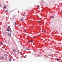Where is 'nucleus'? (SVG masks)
<instances>
[{
  "instance_id": "1",
  "label": "nucleus",
  "mask_w": 62,
  "mask_h": 62,
  "mask_svg": "<svg viewBox=\"0 0 62 62\" xmlns=\"http://www.w3.org/2000/svg\"><path fill=\"white\" fill-rule=\"evenodd\" d=\"M4 34H5L6 35H7L8 34V36H11V34H9V33L8 32H4L3 33Z\"/></svg>"
},
{
  "instance_id": "2",
  "label": "nucleus",
  "mask_w": 62,
  "mask_h": 62,
  "mask_svg": "<svg viewBox=\"0 0 62 62\" xmlns=\"http://www.w3.org/2000/svg\"><path fill=\"white\" fill-rule=\"evenodd\" d=\"M7 31H9V28H7Z\"/></svg>"
},
{
  "instance_id": "3",
  "label": "nucleus",
  "mask_w": 62,
  "mask_h": 62,
  "mask_svg": "<svg viewBox=\"0 0 62 62\" xmlns=\"http://www.w3.org/2000/svg\"><path fill=\"white\" fill-rule=\"evenodd\" d=\"M6 8V6H4L3 8Z\"/></svg>"
},
{
  "instance_id": "4",
  "label": "nucleus",
  "mask_w": 62,
  "mask_h": 62,
  "mask_svg": "<svg viewBox=\"0 0 62 62\" xmlns=\"http://www.w3.org/2000/svg\"><path fill=\"white\" fill-rule=\"evenodd\" d=\"M52 18H54V16H52Z\"/></svg>"
},
{
  "instance_id": "5",
  "label": "nucleus",
  "mask_w": 62,
  "mask_h": 62,
  "mask_svg": "<svg viewBox=\"0 0 62 62\" xmlns=\"http://www.w3.org/2000/svg\"><path fill=\"white\" fill-rule=\"evenodd\" d=\"M60 59H57V61H60Z\"/></svg>"
},
{
  "instance_id": "6",
  "label": "nucleus",
  "mask_w": 62,
  "mask_h": 62,
  "mask_svg": "<svg viewBox=\"0 0 62 62\" xmlns=\"http://www.w3.org/2000/svg\"><path fill=\"white\" fill-rule=\"evenodd\" d=\"M33 42V40H31V41H30V42Z\"/></svg>"
},
{
  "instance_id": "7",
  "label": "nucleus",
  "mask_w": 62,
  "mask_h": 62,
  "mask_svg": "<svg viewBox=\"0 0 62 62\" xmlns=\"http://www.w3.org/2000/svg\"><path fill=\"white\" fill-rule=\"evenodd\" d=\"M26 49L27 50H30V49H28L27 48H26Z\"/></svg>"
},
{
  "instance_id": "8",
  "label": "nucleus",
  "mask_w": 62,
  "mask_h": 62,
  "mask_svg": "<svg viewBox=\"0 0 62 62\" xmlns=\"http://www.w3.org/2000/svg\"><path fill=\"white\" fill-rule=\"evenodd\" d=\"M13 51H14V52H15L16 50H13Z\"/></svg>"
},
{
  "instance_id": "9",
  "label": "nucleus",
  "mask_w": 62,
  "mask_h": 62,
  "mask_svg": "<svg viewBox=\"0 0 62 62\" xmlns=\"http://www.w3.org/2000/svg\"><path fill=\"white\" fill-rule=\"evenodd\" d=\"M6 11H7V12H8V10H6Z\"/></svg>"
},
{
  "instance_id": "10",
  "label": "nucleus",
  "mask_w": 62,
  "mask_h": 62,
  "mask_svg": "<svg viewBox=\"0 0 62 62\" xmlns=\"http://www.w3.org/2000/svg\"><path fill=\"white\" fill-rule=\"evenodd\" d=\"M9 61H11V59H9Z\"/></svg>"
},
{
  "instance_id": "11",
  "label": "nucleus",
  "mask_w": 62,
  "mask_h": 62,
  "mask_svg": "<svg viewBox=\"0 0 62 62\" xmlns=\"http://www.w3.org/2000/svg\"><path fill=\"white\" fill-rule=\"evenodd\" d=\"M21 21H23V19H21Z\"/></svg>"
},
{
  "instance_id": "12",
  "label": "nucleus",
  "mask_w": 62,
  "mask_h": 62,
  "mask_svg": "<svg viewBox=\"0 0 62 62\" xmlns=\"http://www.w3.org/2000/svg\"><path fill=\"white\" fill-rule=\"evenodd\" d=\"M39 23H41V21H39Z\"/></svg>"
},
{
  "instance_id": "13",
  "label": "nucleus",
  "mask_w": 62,
  "mask_h": 62,
  "mask_svg": "<svg viewBox=\"0 0 62 62\" xmlns=\"http://www.w3.org/2000/svg\"><path fill=\"white\" fill-rule=\"evenodd\" d=\"M0 7H1V4H0Z\"/></svg>"
},
{
  "instance_id": "14",
  "label": "nucleus",
  "mask_w": 62,
  "mask_h": 62,
  "mask_svg": "<svg viewBox=\"0 0 62 62\" xmlns=\"http://www.w3.org/2000/svg\"><path fill=\"white\" fill-rule=\"evenodd\" d=\"M10 26H8V28H9H9H10Z\"/></svg>"
},
{
  "instance_id": "15",
  "label": "nucleus",
  "mask_w": 62,
  "mask_h": 62,
  "mask_svg": "<svg viewBox=\"0 0 62 62\" xmlns=\"http://www.w3.org/2000/svg\"><path fill=\"white\" fill-rule=\"evenodd\" d=\"M36 37V36H33V38H35Z\"/></svg>"
},
{
  "instance_id": "16",
  "label": "nucleus",
  "mask_w": 62,
  "mask_h": 62,
  "mask_svg": "<svg viewBox=\"0 0 62 62\" xmlns=\"http://www.w3.org/2000/svg\"><path fill=\"white\" fill-rule=\"evenodd\" d=\"M1 44H2V45H3V43H2V42H1Z\"/></svg>"
},
{
  "instance_id": "17",
  "label": "nucleus",
  "mask_w": 62,
  "mask_h": 62,
  "mask_svg": "<svg viewBox=\"0 0 62 62\" xmlns=\"http://www.w3.org/2000/svg\"><path fill=\"white\" fill-rule=\"evenodd\" d=\"M10 32H11V31H11V30H10Z\"/></svg>"
},
{
  "instance_id": "18",
  "label": "nucleus",
  "mask_w": 62,
  "mask_h": 62,
  "mask_svg": "<svg viewBox=\"0 0 62 62\" xmlns=\"http://www.w3.org/2000/svg\"><path fill=\"white\" fill-rule=\"evenodd\" d=\"M52 55H49V56H51Z\"/></svg>"
},
{
  "instance_id": "19",
  "label": "nucleus",
  "mask_w": 62,
  "mask_h": 62,
  "mask_svg": "<svg viewBox=\"0 0 62 62\" xmlns=\"http://www.w3.org/2000/svg\"><path fill=\"white\" fill-rule=\"evenodd\" d=\"M15 24L16 25V22H15Z\"/></svg>"
},
{
  "instance_id": "20",
  "label": "nucleus",
  "mask_w": 62,
  "mask_h": 62,
  "mask_svg": "<svg viewBox=\"0 0 62 62\" xmlns=\"http://www.w3.org/2000/svg\"><path fill=\"white\" fill-rule=\"evenodd\" d=\"M37 7H39V5H38L37 6Z\"/></svg>"
},
{
  "instance_id": "21",
  "label": "nucleus",
  "mask_w": 62,
  "mask_h": 62,
  "mask_svg": "<svg viewBox=\"0 0 62 62\" xmlns=\"http://www.w3.org/2000/svg\"><path fill=\"white\" fill-rule=\"evenodd\" d=\"M6 40H5V42H6Z\"/></svg>"
},
{
  "instance_id": "22",
  "label": "nucleus",
  "mask_w": 62,
  "mask_h": 62,
  "mask_svg": "<svg viewBox=\"0 0 62 62\" xmlns=\"http://www.w3.org/2000/svg\"><path fill=\"white\" fill-rule=\"evenodd\" d=\"M24 58H26V57H25V56H24Z\"/></svg>"
},
{
  "instance_id": "23",
  "label": "nucleus",
  "mask_w": 62,
  "mask_h": 62,
  "mask_svg": "<svg viewBox=\"0 0 62 62\" xmlns=\"http://www.w3.org/2000/svg\"><path fill=\"white\" fill-rule=\"evenodd\" d=\"M42 31L43 32H44V31Z\"/></svg>"
},
{
  "instance_id": "24",
  "label": "nucleus",
  "mask_w": 62,
  "mask_h": 62,
  "mask_svg": "<svg viewBox=\"0 0 62 62\" xmlns=\"http://www.w3.org/2000/svg\"><path fill=\"white\" fill-rule=\"evenodd\" d=\"M24 31H25V32H26V31L25 30Z\"/></svg>"
},
{
  "instance_id": "25",
  "label": "nucleus",
  "mask_w": 62,
  "mask_h": 62,
  "mask_svg": "<svg viewBox=\"0 0 62 62\" xmlns=\"http://www.w3.org/2000/svg\"><path fill=\"white\" fill-rule=\"evenodd\" d=\"M44 33H45V32H44Z\"/></svg>"
},
{
  "instance_id": "26",
  "label": "nucleus",
  "mask_w": 62,
  "mask_h": 62,
  "mask_svg": "<svg viewBox=\"0 0 62 62\" xmlns=\"http://www.w3.org/2000/svg\"><path fill=\"white\" fill-rule=\"evenodd\" d=\"M18 51H19V50H18Z\"/></svg>"
},
{
  "instance_id": "27",
  "label": "nucleus",
  "mask_w": 62,
  "mask_h": 62,
  "mask_svg": "<svg viewBox=\"0 0 62 62\" xmlns=\"http://www.w3.org/2000/svg\"><path fill=\"white\" fill-rule=\"evenodd\" d=\"M22 18H23V17H22Z\"/></svg>"
}]
</instances>
